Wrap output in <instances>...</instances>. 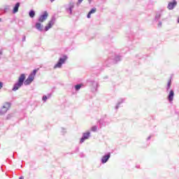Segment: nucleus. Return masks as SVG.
<instances>
[{
    "label": "nucleus",
    "mask_w": 179,
    "mask_h": 179,
    "mask_svg": "<svg viewBox=\"0 0 179 179\" xmlns=\"http://www.w3.org/2000/svg\"><path fill=\"white\" fill-rule=\"evenodd\" d=\"M25 79H26V76H24V74H21V76L18 79V82L14 85L13 90L14 92H16V90L20 89V87H22V86L23 85V82H24Z\"/></svg>",
    "instance_id": "obj_1"
},
{
    "label": "nucleus",
    "mask_w": 179,
    "mask_h": 179,
    "mask_svg": "<svg viewBox=\"0 0 179 179\" xmlns=\"http://www.w3.org/2000/svg\"><path fill=\"white\" fill-rule=\"evenodd\" d=\"M10 108V103L8 102L5 103L0 110V113L6 114V113L8 111V110H9Z\"/></svg>",
    "instance_id": "obj_2"
},
{
    "label": "nucleus",
    "mask_w": 179,
    "mask_h": 179,
    "mask_svg": "<svg viewBox=\"0 0 179 179\" xmlns=\"http://www.w3.org/2000/svg\"><path fill=\"white\" fill-rule=\"evenodd\" d=\"M66 56H64L63 58H60L58 63L55 66V68H61L62 64L66 61Z\"/></svg>",
    "instance_id": "obj_3"
},
{
    "label": "nucleus",
    "mask_w": 179,
    "mask_h": 179,
    "mask_svg": "<svg viewBox=\"0 0 179 179\" xmlns=\"http://www.w3.org/2000/svg\"><path fill=\"white\" fill-rule=\"evenodd\" d=\"M47 17H48V13H47V11H45L43 14L40 16L38 22H43L47 20Z\"/></svg>",
    "instance_id": "obj_4"
},
{
    "label": "nucleus",
    "mask_w": 179,
    "mask_h": 179,
    "mask_svg": "<svg viewBox=\"0 0 179 179\" xmlns=\"http://www.w3.org/2000/svg\"><path fill=\"white\" fill-rule=\"evenodd\" d=\"M173 99H174V91L171 90L169 92V94L168 96V100H169V103L173 102Z\"/></svg>",
    "instance_id": "obj_5"
},
{
    "label": "nucleus",
    "mask_w": 179,
    "mask_h": 179,
    "mask_svg": "<svg viewBox=\"0 0 179 179\" xmlns=\"http://www.w3.org/2000/svg\"><path fill=\"white\" fill-rule=\"evenodd\" d=\"M36 73H37V70H34L32 73L29 76L28 79L32 81L34 80V76H36Z\"/></svg>",
    "instance_id": "obj_6"
},
{
    "label": "nucleus",
    "mask_w": 179,
    "mask_h": 179,
    "mask_svg": "<svg viewBox=\"0 0 179 179\" xmlns=\"http://www.w3.org/2000/svg\"><path fill=\"white\" fill-rule=\"evenodd\" d=\"M177 6V1L176 0H173L172 2H170L168 5V8L170 10L173 9L174 6Z\"/></svg>",
    "instance_id": "obj_7"
},
{
    "label": "nucleus",
    "mask_w": 179,
    "mask_h": 179,
    "mask_svg": "<svg viewBox=\"0 0 179 179\" xmlns=\"http://www.w3.org/2000/svg\"><path fill=\"white\" fill-rule=\"evenodd\" d=\"M90 135V132L84 134L83 138L80 140V143H83V142H85V140L89 138Z\"/></svg>",
    "instance_id": "obj_8"
},
{
    "label": "nucleus",
    "mask_w": 179,
    "mask_h": 179,
    "mask_svg": "<svg viewBox=\"0 0 179 179\" xmlns=\"http://www.w3.org/2000/svg\"><path fill=\"white\" fill-rule=\"evenodd\" d=\"M54 24V21L51 20L49 22L48 24L45 27V31H48L51 27H52V25Z\"/></svg>",
    "instance_id": "obj_9"
},
{
    "label": "nucleus",
    "mask_w": 179,
    "mask_h": 179,
    "mask_svg": "<svg viewBox=\"0 0 179 179\" xmlns=\"http://www.w3.org/2000/svg\"><path fill=\"white\" fill-rule=\"evenodd\" d=\"M19 6H20V3H17L13 8V13H16L18 12L19 10Z\"/></svg>",
    "instance_id": "obj_10"
},
{
    "label": "nucleus",
    "mask_w": 179,
    "mask_h": 179,
    "mask_svg": "<svg viewBox=\"0 0 179 179\" xmlns=\"http://www.w3.org/2000/svg\"><path fill=\"white\" fill-rule=\"evenodd\" d=\"M110 159V154H108L103 157L102 163H107V161Z\"/></svg>",
    "instance_id": "obj_11"
},
{
    "label": "nucleus",
    "mask_w": 179,
    "mask_h": 179,
    "mask_svg": "<svg viewBox=\"0 0 179 179\" xmlns=\"http://www.w3.org/2000/svg\"><path fill=\"white\" fill-rule=\"evenodd\" d=\"M36 29L41 31L43 30V26L41 25V23L37 22L35 25Z\"/></svg>",
    "instance_id": "obj_12"
},
{
    "label": "nucleus",
    "mask_w": 179,
    "mask_h": 179,
    "mask_svg": "<svg viewBox=\"0 0 179 179\" xmlns=\"http://www.w3.org/2000/svg\"><path fill=\"white\" fill-rule=\"evenodd\" d=\"M96 8H93L89 12V13H88V15H87L88 19H90V15H91L92 13H96Z\"/></svg>",
    "instance_id": "obj_13"
},
{
    "label": "nucleus",
    "mask_w": 179,
    "mask_h": 179,
    "mask_svg": "<svg viewBox=\"0 0 179 179\" xmlns=\"http://www.w3.org/2000/svg\"><path fill=\"white\" fill-rule=\"evenodd\" d=\"M29 16L30 17H34V16H36V13L34 12V10H31L29 12Z\"/></svg>",
    "instance_id": "obj_14"
},
{
    "label": "nucleus",
    "mask_w": 179,
    "mask_h": 179,
    "mask_svg": "<svg viewBox=\"0 0 179 179\" xmlns=\"http://www.w3.org/2000/svg\"><path fill=\"white\" fill-rule=\"evenodd\" d=\"M32 81H31L30 79L27 78L25 81H24V85H30V83H31Z\"/></svg>",
    "instance_id": "obj_15"
},
{
    "label": "nucleus",
    "mask_w": 179,
    "mask_h": 179,
    "mask_svg": "<svg viewBox=\"0 0 179 179\" xmlns=\"http://www.w3.org/2000/svg\"><path fill=\"white\" fill-rule=\"evenodd\" d=\"M80 87H82V85H76V90H79V89H80Z\"/></svg>",
    "instance_id": "obj_16"
},
{
    "label": "nucleus",
    "mask_w": 179,
    "mask_h": 179,
    "mask_svg": "<svg viewBox=\"0 0 179 179\" xmlns=\"http://www.w3.org/2000/svg\"><path fill=\"white\" fill-rule=\"evenodd\" d=\"M97 130V127L96 126H94L92 127V131H96Z\"/></svg>",
    "instance_id": "obj_17"
},
{
    "label": "nucleus",
    "mask_w": 179,
    "mask_h": 179,
    "mask_svg": "<svg viewBox=\"0 0 179 179\" xmlns=\"http://www.w3.org/2000/svg\"><path fill=\"white\" fill-rule=\"evenodd\" d=\"M73 8V6L69 8V13H72V8Z\"/></svg>",
    "instance_id": "obj_18"
},
{
    "label": "nucleus",
    "mask_w": 179,
    "mask_h": 179,
    "mask_svg": "<svg viewBox=\"0 0 179 179\" xmlns=\"http://www.w3.org/2000/svg\"><path fill=\"white\" fill-rule=\"evenodd\" d=\"M170 86H171V81L168 83V89H170Z\"/></svg>",
    "instance_id": "obj_19"
},
{
    "label": "nucleus",
    "mask_w": 179,
    "mask_h": 179,
    "mask_svg": "<svg viewBox=\"0 0 179 179\" xmlns=\"http://www.w3.org/2000/svg\"><path fill=\"white\" fill-rule=\"evenodd\" d=\"M43 101H45L47 100V96H43Z\"/></svg>",
    "instance_id": "obj_20"
},
{
    "label": "nucleus",
    "mask_w": 179,
    "mask_h": 179,
    "mask_svg": "<svg viewBox=\"0 0 179 179\" xmlns=\"http://www.w3.org/2000/svg\"><path fill=\"white\" fill-rule=\"evenodd\" d=\"M3 86V83H0V89H2Z\"/></svg>",
    "instance_id": "obj_21"
},
{
    "label": "nucleus",
    "mask_w": 179,
    "mask_h": 179,
    "mask_svg": "<svg viewBox=\"0 0 179 179\" xmlns=\"http://www.w3.org/2000/svg\"><path fill=\"white\" fill-rule=\"evenodd\" d=\"M83 1V0H78V3H80Z\"/></svg>",
    "instance_id": "obj_22"
},
{
    "label": "nucleus",
    "mask_w": 179,
    "mask_h": 179,
    "mask_svg": "<svg viewBox=\"0 0 179 179\" xmlns=\"http://www.w3.org/2000/svg\"><path fill=\"white\" fill-rule=\"evenodd\" d=\"M2 55V51L0 50V55Z\"/></svg>",
    "instance_id": "obj_23"
},
{
    "label": "nucleus",
    "mask_w": 179,
    "mask_h": 179,
    "mask_svg": "<svg viewBox=\"0 0 179 179\" xmlns=\"http://www.w3.org/2000/svg\"><path fill=\"white\" fill-rule=\"evenodd\" d=\"M178 23H179V17H178Z\"/></svg>",
    "instance_id": "obj_24"
},
{
    "label": "nucleus",
    "mask_w": 179,
    "mask_h": 179,
    "mask_svg": "<svg viewBox=\"0 0 179 179\" xmlns=\"http://www.w3.org/2000/svg\"><path fill=\"white\" fill-rule=\"evenodd\" d=\"M51 1V2H54V0H50Z\"/></svg>",
    "instance_id": "obj_25"
},
{
    "label": "nucleus",
    "mask_w": 179,
    "mask_h": 179,
    "mask_svg": "<svg viewBox=\"0 0 179 179\" xmlns=\"http://www.w3.org/2000/svg\"><path fill=\"white\" fill-rule=\"evenodd\" d=\"M20 179H24L22 177L20 178Z\"/></svg>",
    "instance_id": "obj_26"
},
{
    "label": "nucleus",
    "mask_w": 179,
    "mask_h": 179,
    "mask_svg": "<svg viewBox=\"0 0 179 179\" xmlns=\"http://www.w3.org/2000/svg\"><path fill=\"white\" fill-rule=\"evenodd\" d=\"M91 0H90V2Z\"/></svg>",
    "instance_id": "obj_27"
},
{
    "label": "nucleus",
    "mask_w": 179,
    "mask_h": 179,
    "mask_svg": "<svg viewBox=\"0 0 179 179\" xmlns=\"http://www.w3.org/2000/svg\"><path fill=\"white\" fill-rule=\"evenodd\" d=\"M0 22H1V19H0Z\"/></svg>",
    "instance_id": "obj_28"
}]
</instances>
